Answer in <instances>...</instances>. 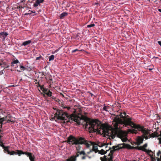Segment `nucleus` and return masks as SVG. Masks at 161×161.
Here are the masks:
<instances>
[{"instance_id": "9d476101", "label": "nucleus", "mask_w": 161, "mask_h": 161, "mask_svg": "<svg viewBox=\"0 0 161 161\" xmlns=\"http://www.w3.org/2000/svg\"><path fill=\"white\" fill-rule=\"evenodd\" d=\"M117 150L116 148L113 149V150H111L110 153L108 155V156H110V159H111L113 160V154L115 151Z\"/></svg>"}, {"instance_id": "6e6552de", "label": "nucleus", "mask_w": 161, "mask_h": 161, "mask_svg": "<svg viewBox=\"0 0 161 161\" xmlns=\"http://www.w3.org/2000/svg\"><path fill=\"white\" fill-rule=\"evenodd\" d=\"M124 143L122 144H118L116 146H113L111 148L112 149L116 148L117 150H119L120 149H122L125 148V145L123 144Z\"/></svg>"}, {"instance_id": "4be33fe9", "label": "nucleus", "mask_w": 161, "mask_h": 161, "mask_svg": "<svg viewBox=\"0 0 161 161\" xmlns=\"http://www.w3.org/2000/svg\"><path fill=\"white\" fill-rule=\"evenodd\" d=\"M2 147L4 149V150L8 154L10 151L8 150V148L9 147L8 146L5 147L4 145H3L2 146Z\"/></svg>"}, {"instance_id": "4d7b16f0", "label": "nucleus", "mask_w": 161, "mask_h": 161, "mask_svg": "<svg viewBox=\"0 0 161 161\" xmlns=\"http://www.w3.org/2000/svg\"><path fill=\"white\" fill-rule=\"evenodd\" d=\"M158 11L161 13V9H158Z\"/></svg>"}, {"instance_id": "cd10ccee", "label": "nucleus", "mask_w": 161, "mask_h": 161, "mask_svg": "<svg viewBox=\"0 0 161 161\" xmlns=\"http://www.w3.org/2000/svg\"><path fill=\"white\" fill-rule=\"evenodd\" d=\"M97 146L100 147H102L106 145L104 143H103L101 142H98L97 144Z\"/></svg>"}, {"instance_id": "c9c22d12", "label": "nucleus", "mask_w": 161, "mask_h": 161, "mask_svg": "<svg viewBox=\"0 0 161 161\" xmlns=\"http://www.w3.org/2000/svg\"><path fill=\"white\" fill-rule=\"evenodd\" d=\"M20 69L23 71H24L26 69V68L24 66L22 65H20Z\"/></svg>"}, {"instance_id": "c85d7f7f", "label": "nucleus", "mask_w": 161, "mask_h": 161, "mask_svg": "<svg viewBox=\"0 0 161 161\" xmlns=\"http://www.w3.org/2000/svg\"><path fill=\"white\" fill-rule=\"evenodd\" d=\"M52 92L49 90L46 92V94L49 97H51Z\"/></svg>"}, {"instance_id": "a19ab883", "label": "nucleus", "mask_w": 161, "mask_h": 161, "mask_svg": "<svg viewBox=\"0 0 161 161\" xmlns=\"http://www.w3.org/2000/svg\"><path fill=\"white\" fill-rule=\"evenodd\" d=\"M42 57L40 55L39 57H36V60H40L41 58H42Z\"/></svg>"}, {"instance_id": "49530a36", "label": "nucleus", "mask_w": 161, "mask_h": 161, "mask_svg": "<svg viewBox=\"0 0 161 161\" xmlns=\"http://www.w3.org/2000/svg\"><path fill=\"white\" fill-rule=\"evenodd\" d=\"M160 154H161V152L160 151H159L157 153V156H158Z\"/></svg>"}, {"instance_id": "e433bc0d", "label": "nucleus", "mask_w": 161, "mask_h": 161, "mask_svg": "<svg viewBox=\"0 0 161 161\" xmlns=\"http://www.w3.org/2000/svg\"><path fill=\"white\" fill-rule=\"evenodd\" d=\"M48 90V88H44L43 90V92H44L45 94L46 93V92H47Z\"/></svg>"}, {"instance_id": "b1692460", "label": "nucleus", "mask_w": 161, "mask_h": 161, "mask_svg": "<svg viewBox=\"0 0 161 161\" xmlns=\"http://www.w3.org/2000/svg\"><path fill=\"white\" fill-rule=\"evenodd\" d=\"M19 62L18 59L15 60L11 62V66H14V64L18 63Z\"/></svg>"}, {"instance_id": "2eb2a0df", "label": "nucleus", "mask_w": 161, "mask_h": 161, "mask_svg": "<svg viewBox=\"0 0 161 161\" xmlns=\"http://www.w3.org/2000/svg\"><path fill=\"white\" fill-rule=\"evenodd\" d=\"M8 35V34L7 32H1L0 33V37H3V39H4Z\"/></svg>"}, {"instance_id": "a211bd4d", "label": "nucleus", "mask_w": 161, "mask_h": 161, "mask_svg": "<svg viewBox=\"0 0 161 161\" xmlns=\"http://www.w3.org/2000/svg\"><path fill=\"white\" fill-rule=\"evenodd\" d=\"M87 74V72H86V71L84 69V68H82L81 69V75H82L83 77L84 78V77L86 76V74Z\"/></svg>"}, {"instance_id": "393cba45", "label": "nucleus", "mask_w": 161, "mask_h": 161, "mask_svg": "<svg viewBox=\"0 0 161 161\" xmlns=\"http://www.w3.org/2000/svg\"><path fill=\"white\" fill-rule=\"evenodd\" d=\"M128 131L129 132H130L132 133H134L135 134H136L137 132V131L135 129V130H131L130 129H128Z\"/></svg>"}, {"instance_id": "bf43d9fd", "label": "nucleus", "mask_w": 161, "mask_h": 161, "mask_svg": "<svg viewBox=\"0 0 161 161\" xmlns=\"http://www.w3.org/2000/svg\"><path fill=\"white\" fill-rule=\"evenodd\" d=\"M39 86H41V85H40V84L39 83H38V84H37V86H39Z\"/></svg>"}, {"instance_id": "ea45409f", "label": "nucleus", "mask_w": 161, "mask_h": 161, "mask_svg": "<svg viewBox=\"0 0 161 161\" xmlns=\"http://www.w3.org/2000/svg\"><path fill=\"white\" fill-rule=\"evenodd\" d=\"M39 87H40V89L42 91H43L44 89V85H41V86H39Z\"/></svg>"}, {"instance_id": "3c124183", "label": "nucleus", "mask_w": 161, "mask_h": 161, "mask_svg": "<svg viewBox=\"0 0 161 161\" xmlns=\"http://www.w3.org/2000/svg\"><path fill=\"white\" fill-rule=\"evenodd\" d=\"M160 134L159 135L158 134V135L157 136V137H158L159 136H161V130L160 131Z\"/></svg>"}, {"instance_id": "58836bf2", "label": "nucleus", "mask_w": 161, "mask_h": 161, "mask_svg": "<svg viewBox=\"0 0 161 161\" xmlns=\"http://www.w3.org/2000/svg\"><path fill=\"white\" fill-rule=\"evenodd\" d=\"M142 137H143V139H145L146 140H147L149 138L148 136H142Z\"/></svg>"}, {"instance_id": "09e8293b", "label": "nucleus", "mask_w": 161, "mask_h": 161, "mask_svg": "<svg viewBox=\"0 0 161 161\" xmlns=\"http://www.w3.org/2000/svg\"><path fill=\"white\" fill-rule=\"evenodd\" d=\"M3 136V134L2 133H1L0 134V139Z\"/></svg>"}, {"instance_id": "e2e57ef3", "label": "nucleus", "mask_w": 161, "mask_h": 161, "mask_svg": "<svg viewBox=\"0 0 161 161\" xmlns=\"http://www.w3.org/2000/svg\"><path fill=\"white\" fill-rule=\"evenodd\" d=\"M25 1L22 0V1H21V3H24V1Z\"/></svg>"}, {"instance_id": "052dcab7", "label": "nucleus", "mask_w": 161, "mask_h": 161, "mask_svg": "<svg viewBox=\"0 0 161 161\" xmlns=\"http://www.w3.org/2000/svg\"><path fill=\"white\" fill-rule=\"evenodd\" d=\"M49 80L51 81H52V78H49Z\"/></svg>"}, {"instance_id": "72a5a7b5", "label": "nucleus", "mask_w": 161, "mask_h": 161, "mask_svg": "<svg viewBox=\"0 0 161 161\" xmlns=\"http://www.w3.org/2000/svg\"><path fill=\"white\" fill-rule=\"evenodd\" d=\"M34 159H35V156L34 155L32 154L31 155V158H30V160L31 161H34Z\"/></svg>"}, {"instance_id": "7c9ffc66", "label": "nucleus", "mask_w": 161, "mask_h": 161, "mask_svg": "<svg viewBox=\"0 0 161 161\" xmlns=\"http://www.w3.org/2000/svg\"><path fill=\"white\" fill-rule=\"evenodd\" d=\"M82 86H81V93H83L85 92V91L86 90V86H83L82 87Z\"/></svg>"}, {"instance_id": "1a4fd4ad", "label": "nucleus", "mask_w": 161, "mask_h": 161, "mask_svg": "<svg viewBox=\"0 0 161 161\" xmlns=\"http://www.w3.org/2000/svg\"><path fill=\"white\" fill-rule=\"evenodd\" d=\"M111 149V147H109L108 149H106V150L105 151L103 149H102L100 150H99L97 153H98L99 154H101V155L105 154L106 153L107 151H109Z\"/></svg>"}, {"instance_id": "2f4dec72", "label": "nucleus", "mask_w": 161, "mask_h": 161, "mask_svg": "<svg viewBox=\"0 0 161 161\" xmlns=\"http://www.w3.org/2000/svg\"><path fill=\"white\" fill-rule=\"evenodd\" d=\"M133 149H135L138 150H142V147L141 146L139 147V146H136L135 147H133Z\"/></svg>"}, {"instance_id": "864d4df0", "label": "nucleus", "mask_w": 161, "mask_h": 161, "mask_svg": "<svg viewBox=\"0 0 161 161\" xmlns=\"http://www.w3.org/2000/svg\"><path fill=\"white\" fill-rule=\"evenodd\" d=\"M158 44L161 46V41H159L158 42Z\"/></svg>"}, {"instance_id": "c756f323", "label": "nucleus", "mask_w": 161, "mask_h": 161, "mask_svg": "<svg viewBox=\"0 0 161 161\" xmlns=\"http://www.w3.org/2000/svg\"><path fill=\"white\" fill-rule=\"evenodd\" d=\"M144 152L147 153V154H148L151 157H152V155L150 154V153H153L152 152V151L151 150H147V151H144Z\"/></svg>"}, {"instance_id": "dca6fc26", "label": "nucleus", "mask_w": 161, "mask_h": 161, "mask_svg": "<svg viewBox=\"0 0 161 161\" xmlns=\"http://www.w3.org/2000/svg\"><path fill=\"white\" fill-rule=\"evenodd\" d=\"M68 14L66 12H64L62 13L59 16V19H63L64 17L68 15Z\"/></svg>"}, {"instance_id": "5fc2aeb1", "label": "nucleus", "mask_w": 161, "mask_h": 161, "mask_svg": "<svg viewBox=\"0 0 161 161\" xmlns=\"http://www.w3.org/2000/svg\"><path fill=\"white\" fill-rule=\"evenodd\" d=\"M92 152V150H90V151L89 152H88L87 153V154H89L91 152Z\"/></svg>"}, {"instance_id": "0e129e2a", "label": "nucleus", "mask_w": 161, "mask_h": 161, "mask_svg": "<svg viewBox=\"0 0 161 161\" xmlns=\"http://www.w3.org/2000/svg\"><path fill=\"white\" fill-rule=\"evenodd\" d=\"M31 12L32 13H35V11H31Z\"/></svg>"}, {"instance_id": "f257e3e1", "label": "nucleus", "mask_w": 161, "mask_h": 161, "mask_svg": "<svg viewBox=\"0 0 161 161\" xmlns=\"http://www.w3.org/2000/svg\"><path fill=\"white\" fill-rule=\"evenodd\" d=\"M81 114L82 112L81 111ZM126 114L124 112L123 114L120 113L119 114L116 115L112 114V115L115 116L113 122V125L114 128L104 124H102L101 121L97 119H92L88 118L86 116H84L81 114V120L83 122L81 123L83 128L88 131L90 133L97 132L101 134L100 130H102L103 132L112 138H114L116 136L120 138L124 136V132L120 130V127L119 124L124 125L119 122V120L124 121V118L126 117L129 115H126Z\"/></svg>"}, {"instance_id": "338daca9", "label": "nucleus", "mask_w": 161, "mask_h": 161, "mask_svg": "<svg viewBox=\"0 0 161 161\" xmlns=\"http://www.w3.org/2000/svg\"><path fill=\"white\" fill-rule=\"evenodd\" d=\"M81 52L83 51H84V50H82V49H81Z\"/></svg>"}, {"instance_id": "6ab92c4d", "label": "nucleus", "mask_w": 161, "mask_h": 161, "mask_svg": "<svg viewBox=\"0 0 161 161\" xmlns=\"http://www.w3.org/2000/svg\"><path fill=\"white\" fill-rule=\"evenodd\" d=\"M9 66L8 64V63H6L5 62H4L3 61L2 63V68H4V69H5L6 68H9Z\"/></svg>"}, {"instance_id": "f8f14e48", "label": "nucleus", "mask_w": 161, "mask_h": 161, "mask_svg": "<svg viewBox=\"0 0 161 161\" xmlns=\"http://www.w3.org/2000/svg\"><path fill=\"white\" fill-rule=\"evenodd\" d=\"M149 130H147L146 128H145L143 130H142V134L141 135V136H148L149 134Z\"/></svg>"}, {"instance_id": "423d86ee", "label": "nucleus", "mask_w": 161, "mask_h": 161, "mask_svg": "<svg viewBox=\"0 0 161 161\" xmlns=\"http://www.w3.org/2000/svg\"><path fill=\"white\" fill-rule=\"evenodd\" d=\"M16 151L17 152H16V154H18L19 156H20L22 154H25L29 157V159L31 158L32 154V153L27 152H23L21 150H17Z\"/></svg>"}, {"instance_id": "473e14b6", "label": "nucleus", "mask_w": 161, "mask_h": 161, "mask_svg": "<svg viewBox=\"0 0 161 161\" xmlns=\"http://www.w3.org/2000/svg\"><path fill=\"white\" fill-rule=\"evenodd\" d=\"M54 58V56L53 55H52L49 57V61L53 60Z\"/></svg>"}, {"instance_id": "20e7f679", "label": "nucleus", "mask_w": 161, "mask_h": 161, "mask_svg": "<svg viewBox=\"0 0 161 161\" xmlns=\"http://www.w3.org/2000/svg\"><path fill=\"white\" fill-rule=\"evenodd\" d=\"M124 121L121 120H119V122L121 124H124L125 126L127 127V126H130L133 128L136 129L139 131H141L142 132V130L145 129L143 126H141L139 125H136L134 123L131 121V118H130L129 116H127L126 118H124Z\"/></svg>"}, {"instance_id": "de8ad7c7", "label": "nucleus", "mask_w": 161, "mask_h": 161, "mask_svg": "<svg viewBox=\"0 0 161 161\" xmlns=\"http://www.w3.org/2000/svg\"><path fill=\"white\" fill-rule=\"evenodd\" d=\"M78 51V49H75L73 50L72 51V53H75V52H76V51Z\"/></svg>"}, {"instance_id": "39448f33", "label": "nucleus", "mask_w": 161, "mask_h": 161, "mask_svg": "<svg viewBox=\"0 0 161 161\" xmlns=\"http://www.w3.org/2000/svg\"><path fill=\"white\" fill-rule=\"evenodd\" d=\"M84 144L87 147H89L90 146L92 145L93 147L92 151L95 152V153H97L99 150L98 149V147L97 146V143L94 142H88L87 140L84 139L83 137H81V145Z\"/></svg>"}, {"instance_id": "5701e85b", "label": "nucleus", "mask_w": 161, "mask_h": 161, "mask_svg": "<svg viewBox=\"0 0 161 161\" xmlns=\"http://www.w3.org/2000/svg\"><path fill=\"white\" fill-rule=\"evenodd\" d=\"M147 146V143H146L144 144L142 146H141L142 147V151H147V149H146V148Z\"/></svg>"}, {"instance_id": "f03ea898", "label": "nucleus", "mask_w": 161, "mask_h": 161, "mask_svg": "<svg viewBox=\"0 0 161 161\" xmlns=\"http://www.w3.org/2000/svg\"><path fill=\"white\" fill-rule=\"evenodd\" d=\"M64 108H66L68 110H71V111H73L74 110V113L71 114L69 117L67 113L56 108H53L54 110H57L54 117H56L58 119L64 120V123H67L70 120H72L76 122L78 125L80 124V107L78 106V108L74 109L69 107H64Z\"/></svg>"}, {"instance_id": "79ce46f5", "label": "nucleus", "mask_w": 161, "mask_h": 161, "mask_svg": "<svg viewBox=\"0 0 161 161\" xmlns=\"http://www.w3.org/2000/svg\"><path fill=\"white\" fill-rule=\"evenodd\" d=\"M10 122H12V123H14V121H11L10 119H8L7 120V123H9Z\"/></svg>"}, {"instance_id": "7ed1b4c3", "label": "nucleus", "mask_w": 161, "mask_h": 161, "mask_svg": "<svg viewBox=\"0 0 161 161\" xmlns=\"http://www.w3.org/2000/svg\"><path fill=\"white\" fill-rule=\"evenodd\" d=\"M65 142L71 146L76 145V152L75 155L71 156L69 158L66 159L67 161H75L76 158L80 155V137H75L73 135H70L67 138Z\"/></svg>"}, {"instance_id": "412c9836", "label": "nucleus", "mask_w": 161, "mask_h": 161, "mask_svg": "<svg viewBox=\"0 0 161 161\" xmlns=\"http://www.w3.org/2000/svg\"><path fill=\"white\" fill-rule=\"evenodd\" d=\"M7 117L6 116L4 117H3L1 118H0V124H1V127H2V125L3 124V121L7 119Z\"/></svg>"}, {"instance_id": "9b49d317", "label": "nucleus", "mask_w": 161, "mask_h": 161, "mask_svg": "<svg viewBox=\"0 0 161 161\" xmlns=\"http://www.w3.org/2000/svg\"><path fill=\"white\" fill-rule=\"evenodd\" d=\"M101 161H113L112 159L110 160V157L108 158L107 156L104 155L103 157H101L100 158Z\"/></svg>"}, {"instance_id": "a878e982", "label": "nucleus", "mask_w": 161, "mask_h": 161, "mask_svg": "<svg viewBox=\"0 0 161 161\" xmlns=\"http://www.w3.org/2000/svg\"><path fill=\"white\" fill-rule=\"evenodd\" d=\"M110 108L109 106H105V104H104V106L103 107V110L105 111L108 112V109Z\"/></svg>"}, {"instance_id": "f704fd0d", "label": "nucleus", "mask_w": 161, "mask_h": 161, "mask_svg": "<svg viewBox=\"0 0 161 161\" xmlns=\"http://www.w3.org/2000/svg\"><path fill=\"white\" fill-rule=\"evenodd\" d=\"M16 152L14 151H13L11 152H9L8 154L10 155H13L14 154H16Z\"/></svg>"}, {"instance_id": "37998d69", "label": "nucleus", "mask_w": 161, "mask_h": 161, "mask_svg": "<svg viewBox=\"0 0 161 161\" xmlns=\"http://www.w3.org/2000/svg\"><path fill=\"white\" fill-rule=\"evenodd\" d=\"M25 7V6H19L18 7V8H24Z\"/></svg>"}, {"instance_id": "f3484780", "label": "nucleus", "mask_w": 161, "mask_h": 161, "mask_svg": "<svg viewBox=\"0 0 161 161\" xmlns=\"http://www.w3.org/2000/svg\"><path fill=\"white\" fill-rule=\"evenodd\" d=\"M123 144L125 145V148H126L129 149H133V146H131L128 144H125V143H123Z\"/></svg>"}, {"instance_id": "bb28decb", "label": "nucleus", "mask_w": 161, "mask_h": 161, "mask_svg": "<svg viewBox=\"0 0 161 161\" xmlns=\"http://www.w3.org/2000/svg\"><path fill=\"white\" fill-rule=\"evenodd\" d=\"M151 136H152V137H157L158 135V132H157V131H155L152 134H151Z\"/></svg>"}, {"instance_id": "13d9d810", "label": "nucleus", "mask_w": 161, "mask_h": 161, "mask_svg": "<svg viewBox=\"0 0 161 161\" xmlns=\"http://www.w3.org/2000/svg\"><path fill=\"white\" fill-rule=\"evenodd\" d=\"M108 147L107 146H106L105 147V149H107V148H108Z\"/></svg>"}, {"instance_id": "4468645a", "label": "nucleus", "mask_w": 161, "mask_h": 161, "mask_svg": "<svg viewBox=\"0 0 161 161\" xmlns=\"http://www.w3.org/2000/svg\"><path fill=\"white\" fill-rule=\"evenodd\" d=\"M44 1H36V2L34 3L33 6L35 8H36L39 5H40L41 3H42Z\"/></svg>"}, {"instance_id": "c03bdc74", "label": "nucleus", "mask_w": 161, "mask_h": 161, "mask_svg": "<svg viewBox=\"0 0 161 161\" xmlns=\"http://www.w3.org/2000/svg\"><path fill=\"white\" fill-rule=\"evenodd\" d=\"M3 62V61L2 60H0V66H1V67L2 66Z\"/></svg>"}, {"instance_id": "774afa93", "label": "nucleus", "mask_w": 161, "mask_h": 161, "mask_svg": "<svg viewBox=\"0 0 161 161\" xmlns=\"http://www.w3.org/2000/svg\"><path fill=\"white\" fill-rule=\"evenodd\" d=\"M122 141H123V142H125V140H122Z\"/></svg>"}, {"instance_id": "4c0bfd02", "label": "nucleus", "mask_w": 161, "mask_h": 161, "mask_svg": "<svg viewBox=\"0 0 161 161\" xmlns=\"http://www.w3.org/2000/svg\"><path fill=\"white\" fill-rule=\"evenodd\" d=\"M94 26H95V24H92L90 25H87V27L88 28H90V27H93Z\"/></svg>"}, {"instance_id": "680f3d73", "label": "nucleus", "mask_w": 161, "mask_h": 161, "mask_svg": "<svg viewBox=\"0 0 161 161\" xmlns=\"http://www.w3.org/2000/svg\"><path fill=\"white\" fill-rule=\"evenodd\" d=\"M153 58H158V57H154Z\"/></svg>"}, {"instance_id": "aec40b11", "label": "nucleus", "mask_w": 161, "mask_h": 161, "mask_svg": "<svg viewBox=\"0 0 161 161\" xmlns=\"http://www.w3.org/2000/svg\"><path fill=\"white\" fill-rule=\"evenodd\" d=\"M31 42V40L26 41L23 42L22 46H25L30 44Z\"/></svg>"}, {"instance_id": "8fccbe9b", "label": "nucleus", "mask_w": 161, "mask_h": 161, "mask_svg": "<svg viewBox=\"0 0 161 161\" xmlns=\"http://www.w3.org/2000/svg\"><path fill=\"white\" fill-rule=\"evenodd\" d=\"M158 139L159 140V143L161 144V137L158 138Z\"/></svg>"}, {"instance_id": "6e6d98bb", "label": "nucleus", "mask_w": 161, "mask_h": 161, "mask_svg": "<svg viewBox=\"0 0 161 161\" xmlns=\"http://www.w3.org/2000/svg\"><path fill=\"white\" fill-rule=\"evenodd\" d=\"M157 160V161H161V159L160 158H158Z\"/></svg>"}, {"instance_id": "ddd939ff", "label": "nucleus", "mask_w": 161, "mask_h": 161, "mask_svg": "<svg viewBox=\"0 0 161 161\" xmlns=\"http://www.w3.org/2000/svg\"><path fill=\"white\" fill-rule=\"evenodd\" d=\"M81 154H82L83 155L81 157V159H85L86 157H88L90 158H91V157L88 156L84 151H81Z\"/></svg>"}, {"instance_id": "a18cd8bd", "label": "nucleus", "mask_w": 161, "mask_h": 161, "mask_svg": "<svg viewBox=\"0 0 161 161\" xmlns=\"http://www.w3.org/2000/svg\"><path fill=\"white\" fill-rule=\"evenodd\" d=\"M3 145L2 142L0 139V146L2 147V146Z\"/></svg>"}, {"instance_id": "603ef678", "label": "nucleus", "mask_w": 161, "mask_h": 161, "mask_svg": "<svg viewBox=\"0 0 161 161\" xmlns=\"http://www.w3.org/2000/svg\"><path fill=\"white\" fill-rule=\"evenodd\" d=\"M148 136L149 138H150L151 137H152V136H151V134H149L148 135Z\"/></svg>"}, {"instance_id": "69168bd1", "label": "nucleus", "mask_w": 161, "mask_h": 161, "mask_svg": "<svg viewBox=\"0 0 161 161\" xmlns=\"http://www.w3.org/2000/svg\"><path fill=\"white\" fill-rule=\"evenodd\" d=\"M99 4L97 3H95V4Z\"/></svg>"}, {"instance_id": "0eeeda50", "label": "nucleus", "mask_w": 161, "mask_h": 161, "mask_svg": "<svg viewBox=\"0 0 161 161\" xmlns=\"http://www.w3.org/2000/svg\"><path fill=\"white\" fill-rule=\"evenodd\" d=\"M143 137L141 136H138L136 139V142H135L136 145L139 146L143 142Z\"/></svg>"}]
</instances>
